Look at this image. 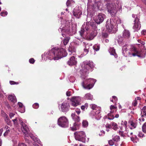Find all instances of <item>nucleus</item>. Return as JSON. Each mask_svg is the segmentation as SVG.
I'll return each mask as SVG.
<instances>
[{"label":"nucleus","instance_id":"nucleus-1","mask_svg":"<svg viewBox=\"0 0 146 146\" xmlns=\"http://www.w3.org/2000/svg\"><path fill=\"white\" fill-rule=\"evenodd\" d=\"M66 52L65 50L63 48H59L55 47L44 53V59L46 58L50 60H58L63 57L66 56Z\"/></svg>","mask_w":146,"mask_h":146},{"label":"nucleus","instance_id":"nucleus-2","mask_svg":"<svg viewBox=\"0 0 146 146\" xmlns=\"http://www.w3.org/2000/svg\"><path fill=\"white\" fill-rule=\"evenodd\" d=\"M128 46L125 44L123 46L122 48V51L123 54L125 56H137L141 58H143L145 56V53H141L139 52L137 49L136 46H131L130 49V52H127Z\"/></svg>","mask_w":146,"mask_h":146},{"label":"nucleus","instance_id":"nucleus-3","mask_svg":"<svg viewBox=\"0 0 146 146\" xmlns=\"http://www.w3.org/2000/svg\"><path fill=\"white\" fill-rule=\"evenodd\" d=\"M122 5V2L120 0H117L115 3H108L107 4L108 11L112 17H114L118 11H121Z\"/></svg>","mask_w":146,"mask_h":146},{"label":"nucleus","instance_id":"nucleus-4","mask_svg":"<svg viewBox=\"0 0 146 146\" xmlns=\"http://www.w3.org/2000/svg\"><path fill=\"white\" fill-rule=\"evenodd\" d=\"M94 67L93 62L90 61L84 62L82 66V68L80 70V74L82 76H85L88 73V71H92V68Z\"/></svg>","mask_w":146,"mask_h":146},{"label":"nucleus","instance_id":"nucleus-5","mask_svg":"<svg viewBox=\"0 0 146 146\" xmlns=\"http://www.w3.org/2000/svg\"><path fill=\"white\" fill-rule=\"evenodd\" d=\"M96 81V80L93 78H86L82 83V86L84 89L89 90L93 87Z\"/></svg>","mask_w":146,"mask_h":146},{"label":"nucleus","instance_id":"nucleus-6","mask_svg":"<svg viewBox=\"0 0 146 146\" xmlns=\"http://www.w3.org/2000/svg\"><path fill=\"white\" fill-rule=\"evenodd\" d=\"M90 108L93 111L92 113L95 117L96 119L98 120L100 119L101 117L100 112L101 111L100 107H98L95 104H91L90 105Z\"/></svg>","mask_w":146,"mask_h":146},{"label":"nucleus","instance_id":"nucleus-7","mask_svg":"<svg viewBox=\"0 0 146 146\" xmlns=\"http://www.w3.org/2000/svg\"><path fill=\"white\" fill-rule=\"evenodd\" d=\"M74 135L76 140L85 142L86 135L84 132L82 131H76L74 133Z\"/></svg>","mask_w":146,"mask_h":146},{"label":"nucleus","instance_id":"nucleus-8","mask_svg":"<svg viewBox=\"0 0 146 146\" xmlns=\"http://www.w3.org/2000/svg\"><path fill=\"white\" fill-rule=\"evenodd\" d=\"M69 122L68 119L65 116L60 117L58 120V125L63 127H66L68 126Z\"/></svg>","mask_w":146,"mask_h":146},{"label":"nucleus","instance_id":"nucleus-9","mask_svg":"<svg viewBox=\"0 0 146 146\" xmlns=\"http://www.w3.org/2000/svg\"><path fill=\"white\" fill-rule=\"evenodd\" d=\"M132 17L134 18H135L134 21V23L133 28L134 31H137L140 29L141 27V25L139 22L138 15L132 14Z\"/></svg>","mask_w":146,"mask_h":146},{"label":"nucleus","instance_id":"nucleus-10","mask_svg":"<svg viewBox=\"0 0 146 146\" xmlns=\"http://www.w3.org/2000/svg\"><path fill=\"white\" fill-rule=\"evenodd\" d=\"M71 116L72 119L75 121L74 124V126L71 127V129L72 131H74L79 128V124L76 123V122H78L80 120L79 117L76 115L75 113H72L71 114Z\"/></svg>","mask_w":146,"mask_h":146},{"label":"nucleus","instance_id":"nucleus-11","mask_svg":"<svg viewBox=\"0 0 146 146\" xmlns=\"http://www.w3.org/2000/svg\"><path fill=\"white\" fill-rule=\"evenodd\" d=\"M106 18V16L105 14L102 13H99L96 16L94 21L97 24H99L103 22Z\"/></svg>","mask_w":146,"mask_h":146},{"label":"nucleus","instance_id":"nucleus-12","mask_svg":"<svg viewBox=\"0 0 146 146\" xmlns=\"http://www.w3.org/2000/svg\"><path fill=\"white\" fill-rule=\"evenodd\" d=\"M93 29L90 32V33L88 35V37L90 40H92L96 35L97 34V28L96 25H94V27H92Z\"/></svg>","mask_w":146,"mask_h":146},{"label":"nucleus","instance_id":"nucleus-13","mask_svg":"<svg viewBox=\"0 0 146 146\" xmlns=\"http://www.w3.org/2000/svg\"><path fill=\"white\" fill-rule=\"evenodd\" d=\"M93 29L90 32V33L88 35V37L90 40H92L96 35L97 34V28L96 25H94V27H92Z\"/></svg>","mask_w":146,"mask_h":146},{"label":"nucleus","instance_id":"nucleus-14","mask_svg":"<svg viewBox=\"0 0 146 146\" xmlns=\"http://www.w3.org/2000/svg\"><path fill=\"white\" fill-rule=\"evenodd\" d=\"M72 105L74 106H76L80 104L81 99L80 97H73L71 99Z\"/></svg>","mask_w":146,"mask_h":146},{"label":"nucleus","instance_id":"nucleus-15","mask_svg":"<svg viewBox=\"0 0 146 146\" xmlns=\"http://www.w3.org/2000/svg\"><path fill=\"white\" fill-rule=\"evenodd\" d=\"M69 107L68 104L66 102H64L61 105L59 109L62 112H66L68 111Z\"/></svg>","mask_w":146,"mask_h":146},{"label":"nucleus","instance_id":"nucleus-16","mask_svg":"<svg viewBox=\"0 0 146 146\" xmlns=\"http://www.w3.org/2000/svg\"><path fill=\"white\" fill-rule=\"evenodd\" d=\"M21 128L22 131L25 135H27L28 133L29 129L27 126L23 121H22L21 122Z\"/></svg>","mask_w":146,"mask_h":146},{"label":"nucleus","instance_id":"nucleus-17","mask_svg":"<svg viewBox=\"0 0 146 146\" xmlns=\"http://www.w3.org/2000/svg\"><path fill=\"white\" fill-rule=\"evenodd\" d=\"M83 45L84 47V52L86 53V54L88 53L89 50H91L90 49L92 48V45L90 44H86V43L83 42Z\"/></svg>","mask_w":146,"mask_h":146},{"label":"nucleus","instance_id":"nucleus-18","mask_svg":"<svg viewBox=\"0 0 146 146\" xmlns=\"http://www.w3.org/2000/svg\"><path fill=\"white\" fill-rule=\"evenodd\" d=\"M113 23V22L111 20L110 21H107L106 26V28L109 32H111L113 28L114 25Z\"/></svg>","mask_w":146,"mask_h":146},{"label":"nucleus","instance_id":"nucleus-19","mask_svg":"<svg viewBox=\"0 0 146 146\" xmlns=\"http://www.w3.org/2000/svg\"><path fill=\"white\" fill-rule=\"evenodd\" d=\"M66 23H67L68 22L67 21H66L65 23V27H62V29L61 28H60L58 30L59 31H60L62 32L65 31V32L67 34H69L70 31V29L69 27V25H66Z\"/></svg>","mask_w":146,"mask_h":146},{"label":"nucleus","instance_id":"nucleus-20","mask_svg":"<svg viewBox=\"0 0 146 146\" xmlns=\"http://www.w3.org/2000/svg\"><path fill=\"white\" fill-rule=\"evenodd\" d=\"M68 64L70 66L76 65L77 63L76 59L74 56H72L67 62Z\"/></svg>","mask_w":146,"mask_h":146},{"label":"nucleus","instance_id":"nucleus-21","mask_svg":"<svg viewBox=\"0 0 146 146\" xmlns=\"http://www.w3.org/2000/svg\"><path fill=\"white\" fill-rule=\"evenodd\" d=\"M82 14V13L81 11L78 9H74L73 11V15L77 18H79Z\"/></svg>","mask_w":146,"mask_h":146},{"label":"nucleus","instance_id":"nucleus-22","mask_svg":"<svg viewBox=\"0 0 146 146\" xmlns=\"http://www.w3.org/2000/svg\"><path fill=\"white\" fill-rule=\"evenodd\" d=\"M124 38L121 35H119L118 36L117 41L119 45L121 46L124 44Z\"/></svg>","mask_w":146,"mask_h":146},{"label":"nucleus","instance_id":"nucleus-23","mask_svg":"<svg viewBox=\"0 0 146 146\" xmlns=\"http://www.w3.org/2000/svg\"><path fill=\"white\" fill-rule=\"evenodd\" d=\"M138 41L139 43H140L141 44H136V45L133 46H136L137 47V50L138 52L140 53H145V55H146V53L145 52H139V50L137 48V47L138 46V45L139 47H141L142 46H143V45H144L145 44V42H144L142 41H141L140 40H138Z\"/></svg>","mask_w":146,"mask_h":146},{"label":"nucleus","instance_id":"nucleus-24","mask_svg":"<svg viewBox=\"0 0 146 146\" xmlns=\"http://www.w3.org/2000/svg\"><path fill=\"white\" fill-rule=\"evenodd\" d=\"M8 99L9 100L13 103H15L17 101L16 97L14 94L9 95Z\"/></svg>","mask_w":146,"mask_h":146},{"label":"nucleus","instance_id":"nucleus-25","mask_svg":"<svg viewBox=\"0 0 146 146\" xmlns=\"http://www.w3.org/2000/svg\"><path fill=\"white\" fill-rule=\"evenodd\" d=\"M123 36L124 38H129L130 36L129 32L127 30H125L123 33Z\"/></svg>","mask_w":146,"mask_h":146},{"label":"nucleus","instance_id":"nucleus-26","mask_svg":"<svg viewBox=\"0 0 146 146\" xmlns=\"http://www.w3.org/2000/svg\"><path fill=\"white\" fill-rule=\"evenodd\" d=\"M29 135L30 137L33 139V140L37 142L39 144H41V142L40 141L39 139L38 138L33 136L32 134H30Z\"/></svg>","mask_w":146,"mask_h":146},{"label":"nucleus","instance_id":"nucleus-27","mask_svg":"<svg viewBox=\"0 0 146 146\" xmlns=\"http://www.w3.org/2000/svg\"><path fill=\"white\" fill-rule=\"evenodd\" d=\"M85 99L92 100L93 99V96L90 93H88L86 94L84 96Z\"/></svg>","mask_w":146,"mask_h":146},{"label":"nucleus","instance_id":"nucleus-28","mask_svg":"<svg viewBox=\"0 0 146 146\" xmlns=\"http://www.w3.org/2000/svg\"><path fill=\"white\" fill-rule=\"evenodd\" d=\"M109 52L111 55L114 56L115 58L117 57L116 54L115 52V50L114 48H110L109 50Z\"/></svg>","mask_w":146,"mask_h":146},{"label":"nucleus","instance_id":"nucleus-29","mask_svg":"<svg viewBox=\"0 0 146 146\" xmlns=\"http://www.w3.org/2000/svg\"><path fill=\"white\" fill-rule=\"evenodd\" d=\"M68 50L70 52L69 54H71L73 52H74L76 51V49L74 46L71 45L70 46L68 49Z\"/></svg>","mask_w":146,"mask_h":146},{"label":"nucleus","instance_id":"nucleus-30","mask_svg":"<svg viewBox=\"0 0 146 146\" xmlns=\"http://www.w3.org/2000/svg\"><path fill=\"white\" fill-rule=\"evenodd\" d=\"M70 38L69 37H66L61 42V44H63L64 46L67 45L68 43Z\"/></svg>","mask_w":146,"mask_h":146},{"label":"nucleus","instance_id":"nucleus-31","mask_svg":"<svg viewBox=\"0 0 146 146\" xmlns=\"http://www.w3.org/2000/svg\"><path fill=\"white\" fill-rule=\"evenodd\" d=\"M5 129H6V131L3 135L4 136H6L10 132V127H9L8 126H6L5 127Z\"/></svg>","mask_w":146,"mask_h":146},{"label":"nucleus","instance_id":"nucleus-32","mask_svg":"<svg viewBox=\"0 0 146 146\" xmlns=\"http://www.w3.org/2000/svg\"><path fill=\"white\" fill-rule=\"evenodd\" d=\"M141 114H142L141 116L143 115H146V106H144L141 110Z\"/></svg>","mask_w":146,"mask_h":146},{"label":"nucleus","instance_id":"nucleus-33","mask_svg":"<svg viewBox=\"0 0 146 146\" xmlns=\"http://www.w3.org/2000/svg\"><path fill=\"white\" fill-rule=\"evenodd\" d=\"M113 22L116 23L117 25V24H119L121 23V21L120 19L118 17L115 18L113 19Z\"/></svg>","mask_w":146,"mask_h":146},{"label":"nucleus","instance_id":"nucleus-34","mask_svg":"<svg viewBox=\"0 0 146 146\" xmlns=\"http://www.w3.org/2000/svg\"><path fill=\"white\" fill-rule=\"evenodd\" d=\"M111 125L113 127V129L115 130H116L117 128V123L112 122L111 123Z\"/></svg>","mask_w":146,"mask_h":146},{"label":"nucleus","instance_id":"nucleus-35","mask_svg":"<svg viewBox=\"0 0 146 146\" xmlns=\"http://www.w3.org/2000/svg\"><path fill=\"white\" fill-rule=\"evenodd\" d=\"M108 118L110 120H112L114 118V115L112 114V113H110L108 114Z\"/></svg>","mask_w":146,"mask_h":146},{"label":"nucleus","instance_id":"nucleus-36","mask_svg":"<svg viewBox=\"0 0 146 146\" xmlns=\"http://www.w3.org/2000/svg\"><path fill=\"white\" fill-rule=\"evenodd\" d=\"M93 48L95 51H97L100 49V45L99 44H96L93 46Z\"/></svg>","mask_w":146,"mask_h":146},{"label":"nucleus","instance_id":"nucleus-37","mask_svg":"<svg viewBox=\"0 0 146 146\" xmlns=\"http://www.w3.org/2000/svg\"><path fill=\"white\" fill-rule=\"evenodd\" d=\"M18 105L19 106V107L20 108H22L23 109V110H22L21 111H20V112L21 113H23V112H24V111H25V108L23 107L24 106H23V104H22L21 102H19L18 103Z\"/></svg>","mask_w":146,"mask_h":146},{"label":"nucleus","instance_id":"nucleus-38","mask_svg":"<svg viewBox=\"0 0 146 146\" xmlns=\"http://www.w3.org/2000/svg\"><path fill=\"white\" fill-rule=\"evenodd\" d=\"M120 137L119 136L116 135L113 138V140L114 141L117 142L120 140Z\"/></svg>","mask_w":146,"mask_h":146},{"label":"nucleus","instance_id":"nucleus-39","mask_svg":"<svg viewBox=\"0 0 146 146\" xmlns=\"http://www.w3.org/2000/svg\"><path fill=\"white\" fill-rule=\"evenodd\" d=\"M129 123L130 124V125L133 127V128H134L136 127V124L135 123H134L132 121H130L129 122Z\"/></svg>","mask_w":146,"mask_h":146},{"label":"nucleus","instance_id":"nucleus-40","mask_svg":"<svg viewBox=\"0 0 146 146\" xmlns=\"http://www.w3.org/2000/svg\"><path fill=\"white\" fill-rule=\"evenodd\" d=\"M142 131L143 132L146 133V122L144 123L142 127Z\"/></svg>","mask_w":146,"mask_h":146},{"label":"nucleus","instance_id":"nucleus-41","mask_svg":"<svg viewBox=\"0 0 146 146\" xmlns=\"http://www.w3.org/2000/svg\"><path fill=\"white\" fill-rule=\"evenodd\" d=\"M88 125V123L87 121L84 120L82 122V126L84 127H86Z\"/></svg>","mask_w":146,"mask_h":146},{"label":"nucleus","instance_id":"nucleus-42","mask_svg":"<svg viewBox=\"0 0 146 146\" xmlns=\"http://www.w3.org/2000/svg\"><path fill=\"white\" fill-rule=\"evenodd\" d=\"M121 125H124L125 128H126L127 127V122L126 121H122L121 122Z\"/></svg>","mask_w":146,"mask_h":146},{"label":"nucleus","instance_id":"nucleus-43","mask_svg":"<svg viewBox=\"0 0 146 146\" xmlns=\"http://www.w3.org/2000/svg\"><path fill=\"white\" fill-rule=\"evenodd\" d=\"M7 11L2 12L0 13V14L1 16L3 17H4L6 16L7 14Z\"/></svg>","mask_w":146,"mask_h":146},{"label":"nucleus","instance_id":"nucleus-44","mask_svg":"<svg viewBox=\"0 0 146 146\" xmlns=\"http://www.w3.org/2000/svg\"><path fill=\"white\" fill-rule=\"evenodd\" d=\"M33 107L35 109H37L39 107V104L37 103H35L33 105Z\"/></svg>","mask_w":146,"mask_h":146},{"label":"nucleus","instance_id":"nucleus-45","mask_svg":"<svg viewBox=\"0 0 146 146\" xmlns=\"http://www.w3.org/2000/svg\"><path fill=\"white\" fill-rule=\"evenodd\" d=\"M137 104V101L136 100V98H135V100L133 101L132 103V104L134 106H136Z\"/></svg>","mask_w":146,"mask_h":146},{"label":"nucleus","instance_id":"nucleus-46","mask_svg":"<svg viewBox=\"0 0 146 146\" xmlns=\"http://www.w3.org/2000/svg\"><path fill=\"white\" fill-rule=\"evenodd\" d=\"M72 0H68L66 3V5L67 7L70 5Z\"/></svg>","mask_w":146,"mask_h":146},{"label":"nucleus","instance_id":"nucleus-47","mask_svg":"<svg viewBox=\"0 0 146 146\" xmlns=\"http://www.w3.org/2000/svg\"><path fill=\"white\" fill-rule=\"evenodd\" d=\"M9 83L11 85L18 84H19V83L18 82H15L12 81H10Z\"/></svg>","mask_w":146,"mask_h":146},{"label":"nucleus","instance_id":"nucleus-48","mask_svg":"<svg viewBox=\"0 0 146 146\" xmlns=\"http://www.w3.org/2000/svg\"><path fill=\"white\" fill-rule=\"evenodd\" d=\"M113 139L112 140H110L109 141H108V143H109V144L110 145H113L114 144V142H113Z\"/></svg>","mask_w":146,"mask_h":146},{"label":"nucleus","instance_id":"nucleus-49","mask_svg":"<svg viewBox=\"0 0 146 146\" xmlns=\"http://www.w3.org/2000/svg\"><path fill=\"white\" fill-rule=\"evenodd\" d=\"M138 136L140 137H143L144 136V134L141 132H139L138 134Z\"/></svg>","mask_w":146,"mask_h":146},{"label":"nucleus","instance_id":"nucleus-50","mask_svg":"<svg viewBox=\"0 0 146 146\" xmlns=\"http://www.w3.org/2000/svg\"><path fill=\"white\" fill-rule=\"evenodd\" d=\"M5 120L7 125H10V121L9 119L7 118H6Z\"/></svg>","mask_w":146,"mask_h":146},{"label":"nucleus","instance_id":"nucleus-51","mask_svg":"<svg viewBox=\"0 0 146 146\" xmlns=\"http://www.w3.org/2000/svg\"><path fill=\"white\" fill-rule=\"evenodd\" d=\"M111 125L109 124H107L106 125V129H110L111 128Z\"/></svg>","mask_w":146,"mask_h":146},{"label":"nucleus","instance_id":"nucleus-52","mask_svg":"<svg viewBox=\"0 0 146 146\" xmlns=\"http://www.w3.org/2000/svg\"><path fill=\"white\" fill-rule=\"evenodd\" d=\"M71 92L70 91H68L66 92V95L67 96H70L71 95Z\"/></svg>","mask_w":146,"mask_h":146},{"label":"nucleus","instance_id":"nucleus-53","mask_svg":"<svg viewBox=\"0 0 146 146\" xmlns=\"http://www.w3.org/2000/svg\"><path fill=\"white\" fill-rule=\"evenodd\" d=\"M29 61L30 63L33 64L35 62V60L33 58H32L29 60Z\"/></svg>","mask_w":146,"mask_h":146},{"label":"nucleus","instance_id":"nucleus-54","mask_svg":"<svg viewBox=\"0 0 146 146\" xmlns=\"http://www.w3.org/2000/svg\"><path fill=\"white\" fill-rule=\"evenodd\" d=\"M135 136V139H134V137H132L131 138V139L132 141H133V142H137V141H136L135 140L137 139V137L136 136Z\"/></svg>","mask_w":146,"mask_h":146},{"label":"nucleus","instance_id":"nucleus-55","mask_svg":"<svg viewBox=\"0 0 146 146\" xmlns=\"http://www.w3.org/2000/svg\"><path fill=\"white\" fill-rule=\"evenodd\" d=\"M85 31L84 29L81 28V29L80 31V35L81 36H82V35L83 34L84 31Z\"/></svg>","mask_w":146,"mask_h":146},{"label":"nucleus","instance_id":"nucleus-56","mask_svg":"<svg viewBox=\"0 0 146 146\" xmlns=\"http://www.w3.org/2000/svg\"><path fill=\"white\" fill-rule=\"evenodd\" d=\"M117 108L116 106H114L111 105L110 106V110H113L114 109H116Z\"/></svg>","mask_w":146,"mask_h":146},{"label":"nucleus","instance_id":"nucleus-57","mask_svg":"<svg viewBox=\"0 0 146 146\" xmlns=\"http://www.w3.org/2000/svg\"><path fill=\"white\" fill-rule=\"evenodd\" d=\"M141 34L143 35H146V30H143L141 32Z\"/></svg>","mask_w":146,"mask_h":146},{"label":"nucleus","instance_id":"nucleus-58","mask_svg":"<svg viewBox=\"0 0 146 146\" xmlns=\"http://www.w3.org/2000/svg\"><path fill=\"white\" fill-rule=\"evenodd\" d=\"M18 146H27V145L24 143H19L18 144Z\"/></svg>","mask_w":146,"mask_h":146},{"label":"nucleus","instance_id":"nucleus-59","mask_svg":"<svg viewBox=\"0 0 146 146\" xmlns=\"http://www.w3.org/2000/svg\"><path fill=\"white\" fill-rule=\"evenodd\" d=\"M102 132L103 133V134L102 133H101V134L100 133H99V135L100 136H103L105 133V131L103 130L101 131V133H102Z\"/></svg>","mask_w":146,"mask_h":146},{"label":"nucleus","instance_id":"nucleus-60","mask_svg":"<svg viewBox=\"0 0 146 146\" xmlns=\"http://www.w3.org/2000/svg\"><path fill=\"white\" fill-rule=\"evenodd\" d=\"M90 27H91V26H89L87 25L85 27V29L86 31H88Z\"/></svg>","mask_w":146,"mask_h":146},{"label":"nucleus","instance_id":"nucleus-61","mask_svg":"<svg viewBox=\"0 0 146 146\" xmlns=\"http://www.w3.org/2000/svg\"><path fill=\"white\" fill-rule=\"evenodd\" d=\"M15 115V114L12 113H10L9 114V116L11 118L13 117Z\"/></svg>","mask_w":146,"mask_h":146},{"label":"nucleus","instance_id":"nucleus-62","mask_svg":"<svg viewBox=\"0 0 146 146\" xmlns=\"http://www.w3.org/2000/svg\"><path fill=\"white\" fill-rule=\"evenodd\" d=\"M76 112L78 114H79L80 113V109H78L76 111Z\"/></svg>","mask_w":146,"mask_h":146},{"label":"nucleus","instance_id":"nucleus-63","mask_svg":"<svg viewBox=\"0 0 146 146\" xmlns=\"http://www.w3.org/2000/svg\"><path fill=\"white\" fill-rule=\"evenodd\" d=\"M103 35L105 38H107L108 36V35L106 33L104 34Z\"/></svg>","mask_w":146,"mask_h":146},{"label":"nucleus","instance_id":"nucleus-64","mask_svg":"<svg viewBox=\"0 0 146 146\" xmlns=\"http://www.w3.org/2000/svg\"><path fill=\"white\" fill-rule=\"evenodd\" d=\"M13 121L14 123V124L16 123H17V118L15 119H13Z\"/></svg>","mask_w":146,"mask_h":146}]
</instances>
